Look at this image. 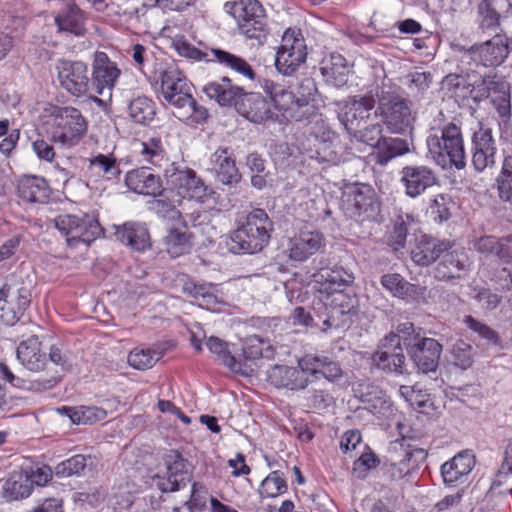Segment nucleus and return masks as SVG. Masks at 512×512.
<instances>
[{
  "mask_svg": "<svg viewBox=\"0 0 512 512\" xmlns=\"http://www.w3.org/2000/svg\"><path fill=\"white\" fill-rule=\"evenodd\" d=\"M203 91L221 106L233 105L240 115L251 122L261 123L271 117L270 105L261 94L244 93L228 77H223L220 82L208 83Z\"/></svg>",
  "mask_w": 512,
  "mask_h": 512,
  "instance_id": "1",
  "label": "nucleus"
},
{
  "mask_svg": "<svg viewBox=\"0 0 512 512\" xmlns=\"http://www.w3.org/2000/svg\"><path fill=\"white\" fill-rule=\"evenodd\" d=\"M426 145L433 161L443 169L454 167L462 170L466 167L464 138L459 125L451 122L432 131Z\"/></svg>",
  "mask_w": 512,
  "mask_h": 512,
  "instance_id": "2",
  "label": "nucleus"
},
{
  "mask_svg": "<svg viewBox=\"0 0 512 512\" xmlns=\"http://www.w3.org/2000/svg\"><path fill=\"white\" fill-rule=\"evenodd\" d=\"M273 223L263 209L251 211L244 224L231 235L230 250L234 253L254 254L270 240Z\"/></svg>",
  "mask_w": 512,
  "mask_h": 512,
  "instance_id": "3",
  "label": "nucleus"
},
{
  "mask_svg": "<svg viewBox=\"0 0 512 512\" xmlns=\"http://www.w3.org/2000/svg\"><path fill=\"white\" fill-rule=\"evenodd\" d=\"M48 111L50 141L62 147L78 144L87 130V122L80 110L71 106H52Z\"/></svg>",
  "mask_w": 512,
  "mask_h": 512,
  "instance_id": "4",
  "label": "nucleus"
},
{
  "mask_svg": "<svg viewBox=\"0 0 512 512\" xmlns=\"http://www.w3.org/2000/svg\"><path fill=\"white\" fill-rule=\"evenodd\" d=\"M379 111L386 128L393 134H405L413 129L415 114L408 101L394 93H382Z\"/></svg>",
  "mask_w": 512,
  "mask_h": 512,
  "instance_id": "5",
  "label": "nucleus"
},
{
  "mask_svg": "<svg viewBox=\"0 0 512 512\" xmlns=\"http://www.w3.org/2000/svg\"><path fill=\"white\" fill-rule=\"evenodd\" d=\"M165 178L168 189L176 192L183 199L204 202L213 193L212 189L205 185L190 168L180 169L175 164H171L165 169Z\"/></svg>",
  "mask_w": 512,
  "mask_h": 512,
  "instance_id": "6",
  "label": "nucleus"
},
{
  "mask_svg": "<svg viewBox=\"0 0 512 512\" xmlns=\"http://www.w3.org/2000/svg\"><path fill=\"white\" fill-rule=\"evenodd\" d=\"M343 204L346 214L359 221L373 220L379 212L374 189L366 184H354L343 193Z\"/></svg>",
  "mask_w": 512,
  "mask_h": 512,
  "instance_id": "7",
  "label": "nucleus"
},
{
  "mask_svg": "<svg viewBox=\"0 0 512 512\" xmlns=\"http://www.w3.org/2000/svg\"><path fill=\"white\" fill-rule=\"evenodd\" d=\"M307 48L300 30L287 29L278 48L275 66L283 75H292L306 60Z\"/></svg>",
  "mask_w": 512,
  "mask_h": 512,
  "instance_id": "8",
  "label": "nucleus"
},
{
  "mask_svg": "<svg viewBox=\"0 0 512 512\" xmlns=\"http://www.w3.org/2000/svg\"><path fill=\"white\" fill-rule=\"evenodd\" d=\"M60 86L74 97H83L91 92L90 71L83 61L60 59L56 63Z\"/></svg>",
  "mask_w": 512,
  "mask_h": 512,
  "instance_id": "9",
  "label": "nucleus"
},
{
  "mask_svg": "<svg viewBox=\"0 0 512 512\" xmlns=\"http://www.w3.org/2000/svg\"><path fill=\"white\" fill-rule=\"evenodd\" d=\"M31 301L30 290L20 283H6L0 290V322L14 325Z\"/></svg>",
  "mask_w": 512,
  "mask_h": 512,
  "instance_id": "10",
  "label": "nucleus"
},
{
  "mask_svg": "<svg viewBox=\"0 0 512 512\" xmlns=\"http://www.w3.org/2000/svg\"><path fill=\"white\" fill-rule=\"evenodd\" d=\"M165 473L158 476L157 486L162 492H175L185 487L192 478V465L181 453L170 450L163 457Z\"/></svg>",
  "mask_w": 512,
  "mask_h": 512,
  "instance_id": "11",
  "label": "nucleus"
},
{
  "mask_svg": "<svg viewBox=\"0 0 512 512\" xmlns=\"http://www.w3.org/2000/svg\"><path fill=\"white\" fill-rule=\"evenodd\" d=\"M193 85L178 69L170 68L161 73L163 99L177 109L193 104Z\"/></svg>",
  "mask_w": 512,
  "mask_h": 512,
  "instance_id": "12",
  "label": "nucleus"
},
{
  "mask_svg": "<svg viewBox=\"0 0 512 512\" xmlns=\"http://www.w3.org/2000/svg\"><path fill=\"white\" fill-rule=\"evenodd\" d=\"M512 50V39L505 34H496L491 39L474 44L468 50L471 59L484 67L500 66Z\"/></svg>",
  "mask_w": 512,
  "mask_h": 512,
  "instance_id": "13",
  "label": "nucleus"
},
{
  "mask_svg": "<svg viewBox=\"0 0 512 512\" xmlns=\"http://www.w3.org/2000/svg\"><path fill=\"white\" fill-rule=\"evenodd\" d=\"M121 70L104 52H96L90 73L91 92L102 95L105 91L111 93L115 87Z\"/></svg>",
  "mask_w": 512,
  "mask_h": 512,
  "instance_id": "14",
  "label": "nucleus"
},
{
  "mask_svg": "<svg viewBox=\"0 0 512 512\" xmlns=\"http://www.w3.org/2000/svg\"><path fill=\"white\" fill-rule=\"evenodd\" d=\"M496 141L492 130L480 123L472 136V165L477 172L494 167L496 163Z\"/></svg>",
  "mask_w": 512,
  "mask_h": 512,
  "instance_id": "15",
  "label": "nucleus"
},
{
  "mask_svg": "<svg viewBox=\"0 0 512 512\" xmlns=\"http://www.w3.org/2000/svg\"><path fill=\"white\" fill-rule=\"evenodd\" d=\"M374 364L384 371L403 373L405 370V355L400 346V340L389 333L381 340L380 348L373 354Z\"/></svg>",
  "mask_w": 512,
  "mask_h": 512,
  "instance_id": "16",
  "label": "nucleus"
},
{
  "mask_svg": "<svg viewBox=\"0 0 512 512\" xmlns=\"http://www.w3.org/2000/svg\"><path fill=\"white\" fill-rule=\"evenodd\" d=\"M408 354L422 373L435 372L442 352V345L433 338L424 337L408 343Z\"/></svg>",
  "mask_w": 512,
  "mask_h": 512,
  "instance_id": "17",
  "label": "nucleus"
},
{
  "mask_svg": "<svg viewBox=\"0 0 512 512\" xmlns=\"http://www.w3.org/2000/svg\"><path fill=\"white\" fill-rule=\"evenodd\" d=\"M400 174L405 193L411 198L420 196L438 181L436 172L425 165H407Z\"/></svg>",
  "mask_w": 512,
  "mask_h": 512,
  "instance_id": "18",
  "label": "nucleus"
},
{
  "mask_svg": "<svg viewBox=\"0 0 512 512\" xmlns=\"http://www.w3.org/2000/svg\"><path fill=\"white\" fill-rule=\"evenodd\" d=\"M375 98L371 94L355 96L347 100L340 108L338 119L347 132L355 131L360 122L370 116L375 107Z\"/></svg>",
  "mask_w": 512,
  "mask_h": 512,
  "instance_id": "19",
  "label": "nucleus"
},
{
  "mask_svg": "<svg viewBox=\"0 0 512 512\" xmlns=\"http://www.w3.org/2000/svg\"><path fill=\"white\" fill-rule=\"evenodd\" d=\"M325 245V240L319 231H300L288 242V257L297 262H304L319 252Z\"/></svg>",
  "mask_w": 512,
  "mask_h": 512,
  "instance_id": "20",
  "label": "nucleus"
},
{
  "mask_svg": "<svg viewBox=\"0 0 512 512\" xmlns=\"http://www.w3.org/2000/svg\"><path fill=\"white\" fill-rule=\"evenodd\" d=\"M313 280L321 293H342L354 281L351 272L341 266L325 267L313 274Z\"/></svg>",
  "mask_w": 512,
  "mask_h": 512,
  "instance_id": "21",
  "label": "nucleus"
},
{
  "mask_svg": "<svg viewBox=\"0 0 512 512\" xmlns=\"http://www.w3.org/2000/svg\"><path fill=\"white\" fill-rule=\"evenodd\" d=\"M380 283L394 297L406 301L426 302L427 287L410 283L398 273L382 275Z\"/></svg>",
  "mask_w": 512,
  "mask_h": 512,
  "instance_id": "22",
  "label": "nucleus"
},
{
  "mask_svg": "<svg viewBox=\"0 0 512 512\" xmlns=\"http://www.w3.org/2000/svg\"><path fill=\"white\" fill-rule=\"evenodd\" d=\"M475 459L469 452H460L441 466V476L446 486L452 487L466 482Z\"/></svg>",
  "mask_w": 512,
  "mask_h": 512,
  "instance_id": "23",
  "label": "nucleus"
},
{
  "mask_svg": "<svg viewBox=\"0 0 512 512\" xmlns=\"http://www.w3.org/2000/svg\"><path fill=\"white\" fill-rule=\"evenodd\" d=\"M468 256L464 251L454 250L442 257L434 268V278L438 281L461 279L468 272Z\"/></svg>",
  "mask_w": 512,
  "mask_h": 512,
  "instance_id": "24",
  "label": "nucleus"
},
{
  "mask_svg": "<svg viewBox=\"0 0 512 512\" xmlns=\"http://www.w3.org/2000/svg\"><path fill=\"white\" fill-rule=\"evenodd\" d=\"M17 359L32 372L48 370L47 352L42 349L41 342L36 336L20 342L17 347Z\"/></svg>",
  "mask_w": 512,
  "mask_h": 512,
  "instance_id": "25",
  "label": "nucleus"
},
{
  "mask_svg": "<svg viewBox=\"0 0 512 512\" xmlns=\"http://www.w3.org/2000/svg\"><path fill=\"white\" fill-rule=\"evenodd\" d=\"M261 86L276 109L282 111L287 117L298 119L299 106L293 92L289 91L284 84L269 79H264Z\"/></svg>",
  "mask_w": 512,
  "mask_h": 512,
  "instance_id": "26",
  "label": "nucleus"
},
{
  "mask_svg": "<svg viewBox=\"0 0 512 512\" xmlns=\"http://www.w3.org/2000/svg\"><path fill=\"white\" fill-rule=\"evenodd\" d=\"M270 382L279 388L302 390L308 386L306 371L299 364L297 367L275 365L268 374Z\"/></svg>",
  "mask_w": 512,
  "mask_h": 512,
  "instance_id": "27",
  "label": "nucleus"
},
{
  "mask_svg": "<svg viewBox=\"0 0 512 512\" xmlns=\"http://www.w3.org/2000/svg\"><path fill=\"white\" fill-rule=\"evenodd\" d=\"M125 183L133 192L146 196H157L162 192L160 177L154 175L147 167L127 172Z\"/></svg>",
  "mask_w": 512,
  "mask_h": 512,
  "instance_id": "28",
  "label": "nucleus"
},
{
  "mask_svg": "<svg viewBox=\"0 0 512 512\" xmlns=\"http://www.w3.org/2000/svg\"><path fill=\"white\" fill-rule=\"evenodd\" d=\"M320 70L325 81L335 87L340 88L348 83L350 69L341 54L331 53L323 58Z\"/></svg>",
  "mask_w": 512,
  "mask_h": 512,
  "instance_id": "29",
  "label": "nucleus"
},
{
  "mask_svg": "<svg viewBox=\"0 0 512 512\" xmlns=\"http://www.w3.org/2000/svg\"><path fill=\"white\" fill-rule=\"evenodd\" d=\"M212 169L215 171L218 181L224 185L237 184L241 180V174L236 167L235 159L226 148L217 149L212 157Z\"/></svg>",
  "mask_w": 512,
  "mask_h": 512,
  "instance_id": "30",
  "label": "nucleus"
},
{
  "mask_svg": "<svg viewBox=\"0 0 512 512\" xmlns=\"http://www.w3.org/2000/svg\"><path fill=\"white\" fill-rule=\"evenodd\" d=\"M115 229L116 238L132 249L144 251L150 246V235L143 224L126 222L121 226H115Z\"/></svg>",
  "mask_w": 512,
  "mask_h": 512,
  "instance_id": "31",
  "label": "nucleus"
},
{
  "mask_svg": "<svg viewBox=\"0 0 512 512\" xmlns=\"http://www.w3.org/2000/svg\"><path fill=\"white\" fill-rule=\"evenodd\" d=\"M449 248L448 242L422 236L411 251V259L419 266H428Z\"/></svg>",
  "mask_w": 512,
  "mask_h": 512,
  "instance_id": "32",
  "label": "nucleus"
},
{
  "mask_svg": "<svg viewBox=\"0 0 512 512\" xmlns=\"http://www.w3.org/2000/svg\"><path fill=\"white\" fill-rule=\"evenodd\" d=\"M18 196L29 203H45L50 195L46 180L38 176H24L18 182Z\"/></svg>",
  "mask_w": 512,
  "mask_h": 512,
  "instance_id": "33",
  "label": "nucleus"
},
{
  "mask_svg": "<svg viewBox=\"0 0 512 512\" xmlns=\"http://www.w3.org/2000/svg\"><path fill=\"white\" fill-rule=\"evenodd\" d=\"M85 14L74 3L68 4L65 9L55 17V23L59 30L73 33L77 36L84 35Z\"/></svg>",
  "mask_w": 512,
  "mask_h": 512,
  "instance_id": "34",
  "label": "nucleus"
},
{
  "mask_svg": "<svg viewBox=\"0 0 512 512\" xmlns=\"http://www.w3.org/2000/svg\"><path fill=\"white\" fill-rule=\"evenodd\" d=\"M495 77L487 76L483 79L486 87L493 91L495 95L491 97V102L496 108L499 116L505 121L511 117V102L508 85L503 81H495Z\"/></svg>",
  "mask_w": 512,
  "mask_h": 512,
  "instance_id": "35",
  "label": "nucleus"
},
{
  "mask_svg": "<svg viewBox=\"0 0 512 512\" xmlns=\"http://www.w3.org/2000/svg\"><path fill=\"white\" fill-rule=\"evenodd\" d=\"M503 0H482L477 7L478 28L483 32H494L501 24L499 12Z\"/></svg>",
  "mask_w": 512,
  "mask_h": 512,
  "instance_id": "36",
  "label": "nucleus"
},
{
  "mask_svg": "<svg viewBox=\"0 0 512 512\" xmlns=\"http://www.w3.org/2000/svg\"><path fill=\"white\" fill-rule=\"evenodd\" d=\"M101 234L102 228L98 220L93 216L84 215L83 217H79V223H77V226L74 228V234L67 238V243L71 247L79 242L89 245Z\"/></svg>",
  "mask_w": 512,
  "mask_h": 512,
  "instance_id": "37",
  "label": "nucleus"
},
{
  "mask_svg": "<svg viewBox=\"0 0 512 512\" xmlns=\"http://www.w3.org/2000/svg\"><path fill=\"white\" fill-rule=\"evenodd\" d=\"M120 172L119 164L112 155L98 154L89 159L87 173L90 177L113 180L120 175Z\"/></svg>",
  "mask_w": 512,
  "mask_h": 512,
  "instance_id": "38",
  "label": "nucleus"
},
{
  "mask_svg": "<svg viewBox=\"0 0 512 512\" xmlns=\"http://www.w3.org/2000/svg\"><path fill=\"white\" fill-rule=\"evenodd\" d=\"M362 402L374 414H385L391 409L387 395L378 387L370 384H360L359 390Z\"/></svg>",
  "mask_w": 512,
  "mask_h": 512,
  "instance_id": "39",
  "label": "nucleus"
},
{
  "mask_svg": "<svg viewBox=\"0 0 512 512\" xmlns=\"http://www.w3.org/2000/svg\"><path fill=\"white\" fill-rule=\"evenodd\" d=\"M3 493L9 501L26 498L31 494L29 478L22 466L14 470L5 481Z\"/></svg>",
  "mask_w": 512,
  "mask_h": 512,
  "instance_id": "40",
  "label": "nucleus"
},
{
  "mask_svg": "<svg viewBox=\"0 0 512 512\" xmlns=\"http://www.w3.org/2000/svg\"><path fill=\"white\" fill-rule=\"evenodd\" d=\"M410 152L406 139L398 137H384L376 153V161L380 165H386L392 159Z\"/></svg>",
  "mask_w": 512,
  "mask_h": 512,
  "instance_id": "41",
  "label": "nucleus"
},
{
  "mask_svg": "<svg viewBox=\"0 0 512 512\" xmlns=\"http://www.w3.org/2000/svg\"><path fill=\"white\" fill-rule=\"evenodd\" d=\"M211 53L221 65L250 80L255 78L254 70L245 59L221 49H211Z\"/></svg>",
  "mask_w": 512,
  "mask_h": 512,
  "instance_id": "42",
  "label": "nucleus"
},
{
  "mask_svg": "<svg viewBox=\"0 0 512 512\" xmlns=\"http://www.w3.org/2000/svg\"><path fill=\"white\" fill-rule=\"evenodd\" d=\"M128 112L134 122L146 125L155 117V104L150 98L140 95L130 100Z\"/></svg>",
  "mask_w": 512,
  "mask_h": 512,
  "instance_id": "43",
  "label": "nucleus"
},
{
  "mask_svg": "<svg viewBox=\"0 0 512 512\" xmlns=\"http://www.w3.org/2000/svg\"><path fill=\"white\" fill-rule=\"evenodd\" d=\"M242 351L243 356L249 360L259 358L272 359L275 355V349L270 341L257 335H251L245 338Z\"/></svg>",
  "mask_w": 512,
  "mask_h": 512,
  "instance_id": "44",
  "label": "nucleus"
},
{
  "mask_svg": "<svg viewBox=\"0 0 512 512\" xmlns=\"http://www.w3.org/2000/svg\"><path fill=\"white\" fill-rule=\"evenodd\" d=\"M241 27L244 22L250 19L259 18L264 9L258 0H238L231 4L228 10Z\"/></svg>",
  "mask_w": 512,
  "mask_h": 512,
  "instance_id": "45",
  "label": "nucleus"
},
{
  "mask_svg": "<svg viewBox=\"0 0 512 512\" xmlns=\"http://www.w3.org/2000/svg\"><path fill=\"white\" fill-rule=\"evenodd\" d=\"M71 421L75 424L92 425L107 417L105 409L96 406H79L64 408Z\"/></svg>",
  "mask_w": 512,
  "mask_h": 512,
  "instance_id": "46",
  "label": "nucleus"
},
{
  "mask_svg": "<svg viewBox=\"0 0 512 512\" xmlns=\"http://www.w3.org/2000/svg\"><path fill=\"white\" fill-rule=\"evenodd\" d=\"M213 284H197L193 281H187L183 285V292L190 297L199 300L201 306L210 307L217 303L216 295L214 294Z\"/></svg>",
  "mask_w": 512,
  "mask_h": 512,
  "instance_id": "47",
  "label": "nucleus"
},
{
  "mask_svg": "<svg viewBox=\"0 0 512 512\" xmlns=\"http://www.w3.org/2000/svg\"><path fill=\"white\" fill-rule=\"evenodd\" d=\"M91 464V456L78 454L57 464V466L55 467V474L58 477H70L73 475H80Z\"/></svg>",
  "mask_w": 512,
  "mask_h": 512,
  "instance_id": "48",
  "label": "nucleus"
},
{
  "mask_svg": "<svg viewBox=\"0 0 512 512\" xmlns=\"http://www.w3.org/2000/svg\"><path fill=\"white\" fill-rule=\"evenodd\" d=\"M0 373L2 376L13 386L22 388V389H28V390H34V391H44L51 389L56 381L54 379H48L44 381H26L23 380L17 376H15L10 369L7 367L6 364L0 363Z\"/></svg>",
  "mask_w": 512,
  "mask_h": 512,
  "instance_id": "49",
  "label": "nucleus"
},
{
  "mask_svg": "<svg viewBox=\"0 0 512 512\" xmlns=\"http://www.w3.org/2000/svg\"><path fill=\"white\" fill-rule=\"evenodd\" d=\"M499 197L503 201L512 199V156L504 158L501 171L496 179Z\"/></svg>",
  "mask_w": 512,
  "mask_h": 512,
  "instance_id": "50",
  "label": "nucleus"
},
{
  "mask_svg": "<svg viewBox=\"0 0 512 512\" xmlns=\"http://www.w3.org/2000/svg\"><path fill=\"white\" fill-rule=\"evenodd\" d=\"M326 317L322 320L323 326L321 331L329 332L337 329H346L352 323L354 318L344 313L343 310H337L332 306L327 305Z\"/></svg>",
  "mask_w": 512,
  "mask_h": 512,
  "instance_id": "51",
  "label": "nucleus"
},
{
  "mask_svg": "<svg viewBox=\"0 0 512 512\" xmlns=\"http://www.w3.org/2000/svg\"><path fill=\"white\" fill-rule=\"evenodd\" d=\"M208 349L215 355H217L218 359L230 368L232 371L238 372L240 370V364L236 361L235 357L231 355L228 351V344L221 340L218 337H210L207 340Z\"/></svg>",
  "mask_w": 512,
  "mask_h": 512,
  "instance_id": "52",
  "label": "nucleus"
},
{
  "mask_svg": "<svg viewBox=\"0 0 512 512\" xmlns=\"http://www.w3.org/2000/svg\"><path fill=\"white\" fill-rule=\"evenodd\" d=\"M399 394L412 407L425 408L432 404L430 394L419 385H402L399 388Z\"/></svg>",
  "mask_w": 512,
  "mask_h": 512,
  "instance_id": "53",
  "label": "nucleus"
},
{
  "mask_svg": "<svg viewBox=\"0 0 512 512\" xmlns=\"http://www.w3.org/2000/svg\"><path fill=\"white\" fill-rule=\"evenodd\" d=\"M383 127L379 123L370 124L363 129L355 128V131H349L348 133L352 135L355 139L360 142H363L376 150H378L381 141L385 136L382 135Z\"/></svg>",
  "mask_w": 512,
  "mask_h": 512,
  "instance_id": "54",
  "label": "nucleus"
},
{
  "mask_svg": "<svg viewBox=\"0 0 512 512\" xmlns=\"http://www.w3.org/2000/svg\"><path fill=\"white\" fill-rule=\"evenodd\" d=\"M259 18L250 19L239 27L241 33L248 39L257 40L259 44L266 41L268 29L265 19V13L259 15Z\"/></svg>",
  "mask_w": 512,
  "mask_h": 512,
  "instance_id": "55",
  "label": "nucleus"
},
{
  "mask_svg": "<svg viewBox=\"0 0 512 512\" xmlns=\"http://www.w3.org/2000/svg\"><path fill=\"white\" fill-rule=\"evenodd\" d=\"M167 251L172 257H178L189 251V235L178 229H171L165 238Z\"/></svg>",
  "mask_w": 512,
  "mask_h": 512,
  "instance_id": "56",
  "label": "nucleus"
},
{
  "mask_svg": "<svg viewBox=\"0 0 512 512\" xmlns=\"http://www.w3.org/2000/svg\"><path fill=\"white\" fill-rule=\"evenodd\" d=\"M160 354L151 349H134L128 355V363L135 369L145 370L153 367Z\"/></svg>",
  "mask_w": 512,
  "mask_h": 512,
  "instance_id": "57",
  "label": "nucleus"
},
{
  "mask_svg": "<svg viewBox=\"0 0 512 512\" xmlns=\"http://www.w3.org/2000/svg\"><path fill=\"white\" fill-rule=\"evenodd\" d=\"M316 150L309 154V158L316 160L318 163H327L336 165L340 161V157L331 141H320L316 139Z\"/></svg>",
  "mask_w": 512,
  "mask_h": 512,
  "instance_id": "58",
  "label": "nucleus"
},
{
  "mask_svg": "<svg viewBox=\"0 0 512 512\" xmlns=\"http://www.w3.org/2000/svg\"><path fill=\"white\" fill-rule=\"evenodd\" d=\"M286 490V482L279 471L271 472L261 484V494L268 498L277 497Z\"/></svg>",
  "mask_w": 512,
  "mask_h": 512,
  "instance_id": "59",
  "label": "nucleus"
},
{
  "mask_svg": "<svg viewBox=\"0 0 512 512\" xmlns=\"http://www.w3.org/2000/svg\"><path fill=\"white\" fill-rule=\"evenodd\" d=\"M140 146V153L144 160L152 163L153 165H161L160 162L165 157V151L159 138H150L145 142H141Z\"/></svg>",
  "mask_w": 512,
  "mask_h": 512,
  "instance_id": "60",
  "label": "nucleus"
},
{
  "mask_svg": "<svg viewBox=\"0 0 512 512\" xmlns=\"http://www.w3.org/2000/svg\"><path fill=\"white\" fill-rule=\"evenodd\" d=\"M328 356L307 354L299 359V365L304 368L307 376H312L319 379L323 376Z\"/></svg>",
  "mask_w": 512,
  "mask_h": 512,
  "instance_id": "61",
  "label": "nucleus"
},
{
  "mask_svg": "<svg viewBox=\"0 0 512 512\" xmlns=\"http://www.w3.org/2000/svg\"><path fill=\"white\" fill-rule=\"evenodd\" d=\"M473 348L464 341L456 342L451 349L453 363L461 369L469 368L473 363Z\"/></svg>",
  "mask_w": 512,
  "mask_h": 512,
  "instance_id": "62",
  "label": "nucleus"
},
{
  "mask_svg": "<svg viewBox=\"0 0 512 512\" xmlns=\"http://www.w3.org/2000/svg\"><path fill=\"white\" fill-rule=\"evenodd\" d=\"M326 305L332 306L337 310H343L344 313L353 318L358 313V299L344 292L332 295L330 302L326 303Z\"/></svg>",
  "mask_w": 512,
  "mask_h": 512,
  "instance_id": "63",
  "label": "nucleus"
},
{
  "mask_svg": "<svg viewBox=\"0 0 512 512\" xmlns=\"http://www.w3.org/2000/svg\"><path fill=\"white\" fill-rule=\"evenodd\" d=\"M409 84L408 89L414 96L422 95L430 88L432 75L429 72L415 71L407 76Z\"/></svg>",
  "mask_w": 512,
  "mask_h": 512,
  "instance_id": "64",
  "label": "nucleus"
}]
</instances>
